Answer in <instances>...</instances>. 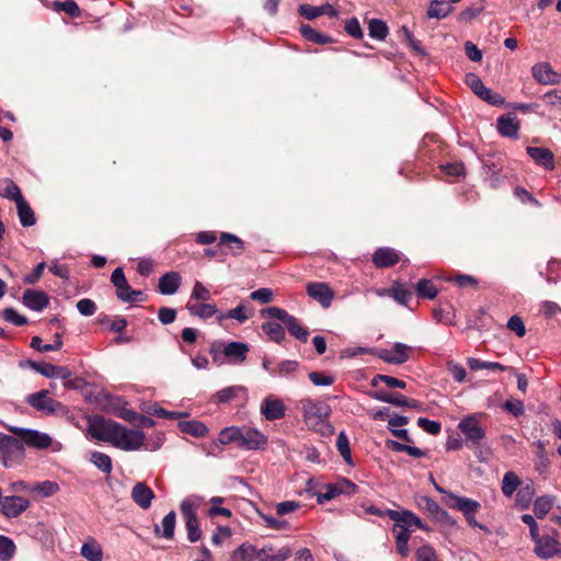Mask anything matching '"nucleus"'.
Wrapping results in <instances>:
<instances>
[{
    "mask_svg": "<svg viewBox=\"0 0 561 561\" xmlns=\"http://www.w3.org/2000/svg\"><path fill=\"white\" fill-rule=\"evenodd\" d=\"M274 294L270 288H260L250 294L252 300L261 304H268L273 300Z\"/></svg>",
    "mask_w": 561,
    "mask_h": 561,
    "instance_id": "338daca9",
    "label": "nucleus"
},
{
    "mask_svg": "<svg viewBox=\"0 0 561 561\" xmlns=\"http://www.w3.org/2000/svg\"><path fill=\"white\" fill-rule=\"evenodd\" d=\"M467 365L471 370H480V369H492V370H506V367L500 363L495 362H483L474 357H469L467 359Z\"/></svg>",
    "mask_w": 561,
    "mask_h": 561,
    "instance_id": "37998d69",
    "label": "nucleus"
},
{
    "mask_svg": "<svg viewBox=\"0 0 561 561\" xmlns=\"http://www.w3.org/2000/svg\"><path fill=\"white\" fill-rule=\"evenodd\" d=\"M507 328L515 332L517 336L523 337L526 334V328L519 316H512L508 319Z\"/></svg>",
    "mask_w": 561,
    "mask_h": 561,
    "instance_id": "e2e57ef3",
    "label": "nucleus"
},
{
    "mask_svg": "<svg viewBox=\"0 0 561 561\" xmlns=\"http://www.w3.org/2000/svg\"><path fill=\"white\" fill-rule=\"evenodd\" d=\"M180 284V274L178 272H168L160 277L158 288L162 295H174Z\"/></svg>",
    "mask_w": 561,
    "mask_h": 561,
    "instance_id": "5701e85b",
    "label": "nucleus"
},
{
    "mask_svg": "<svg viewBox=\"0 0 561 561\" xmlns=\"http://www.w3.org/2000/svg\"><path fill=\"white\" fill-rule=\"evenodd\" d=\"M499 133L504 137H516L519 129L517 118L511 114L502 115L497 118Z\"/></svg>",
    "mask_w": 561,
    "mask_h": 561,
    "instance_id": "b1692460",
    "label": "nucleus"
},
{
    "mask_svg": "<svg viewBox=\"0 0 561 561\" xmlns=\"http://www.w3.org/2000/svg\"><path fill=\"white\" fill-rule=\"evenodd\" d=\"M222 502H224L222 497H219V496L211 497L210 503L213 504V506L208 511V515L210 517H215L218 515H221L225 517L231 516V511L229 508L217 506V504H221Z\"/></svg>",
    "mask_w": 561,
    "mask_h": 561,
    "instance_id": "bf43d9fd",
    "label": "nucleus"
},
{
    "mask_svg": "<svg viewBox=\"0 0 561 561\" xmlns=\"http://www.w3.org/2000/svg\"><path fill=\"white\" fill-rule=\"evenodd\" d=\"M16 208H18L19 219H20V222L22 226L31 227V226L35 225L36 219H35L34 211L32 210V208L30 207V205L26 203V201L24 198L18 201Z\"/></svg>",
    "mask_w": 561,
    "mask_h": 561,
    "instance_id": "7c9ffc66",
    "label": "nucleus"
},
{
    "mask_svg": "<svg viewBox=\"0 0 561 561\" xmlns=\"http://www.w3.org/2000/svg\"><path fill=\"white\" fill-rule=\"evenodd\" d=\"M14 436L0 433V459L5 468H11L24 457V445L45 449L51 445L48 434L36 430L5 425Z\"/></svg>",
    "mask_w": 561,
    "mask_h": 561,
    "instance_id": "f257e3e1",
    "label": "nucleus"
},
{
    "mask_svg": "<svg viewBox=\"0 0 561 561\" xmlns=\"http://www.w3.org/2000/svg\"><path fill=\"white\" fill-rule=\"evenodd\" d=\"M242 391H244L242 386H230L219 390L214 398L217 403H227L238 397Z\"/></svg>",
    "mask_w": 561,
    "mask_h": 561,
    "instance_id": "79ce46f5",
    "label": "nucleus"
},
{
    "mask_svg": "<svg viewBox=\"0 0 561 561\" xmlns=\"http://www.w3.org/2000/svg\"><path fill=\"white\" fill-rule=\"evenodd\" d=\"M399 260V252L391 248H379L373 255V263L379 268L390 267L397 264Z\"/></svg>",
    "mask_w": 561,
    "mask_h": 561,
    "instance_id": "a211bd4d",
    "label": "nucleus"
},
{
    "mask_svg": "<svg viewBox=\"0 0 561 561\" xmlns=\"http://www.w3.org/2000/svg\"><path fill=\"white\" fill-rule=\"evenodd\" d=\"M178 426L181 432L192 435L193 437H204L208 433L207 426L197 420L181 421Z\"/></svg>",
    "mask_w": 561,
    "mask_h": 561,
    "instance_id": "bb28decb",
    "label": "nucleus"
},
{
    "mask_svg": "<svg viewBox=\"0 0 561 561\" xmlns=\"http://www.w3.org/2000/svg\"><path fill=\"white\" fill-rule=\"evenodd\" d=\"M453 7L449 2L433 0L427 9V16L431 19H444L450 14Z\"/></svg>",
    "mask_w": 561,
    "mask_h": 561,
    "instance_id": "c756f323",
    "label": "nucleus"
},
{
    "mask_svg": "<svg viewBox=\"0 0 561 561\" xmlns=\"http://www.w3.org/2000/svg\"><path fill=\"white\" fill-rule=\"evenodd\" d=\"M415 290L419 297L434 299L437 295V288L430 279H421L415 286Z\"/></svg>",
    "mask_w": 561,
    "mask_h": 561,
    "instance_id": "a18cd8bd",
    "label": "nucleus"
},
{
    "mask_svg": "<svg viewBox=\"0 0 561 561\" xmlns=\"http://www.w3.org/2000/svg\"><path fill=\"white\" fill-rule=\"evenodd\" d=\"M204 504V497L199 495H190L185 497L180 504L181 516L186 520H196L197 511Z\"/></svg>",
    "mask_w": 561,
    "mask_h": 561,
    "instance_id": "f3484780",
    "label": "nucleus"
},
{
    "mask_svg": "<svg viewBox=\"0 0 561 561\" xmlns=\"http://www.w3.org/2000/svg\"><path fill=\"white\" fill-rule=\"evenodd\" d=\"M307 294L310 298L318 301L323 308H329L334 298V291L323 282H311L306 286Z\"/></svg>",
    "mask_w": 561,
    "mask_h": 561,
    "instance_id": "f8f14e48",
    "label": "nucleus"
},
{
    "mask_svg": "<svg viewBox=\"0 0 561 561\" xmlns=\"http://www.w3.org/2000/svg\"><path fill=\"white\" fill-rule=\"evenodd\" d=\"M412 527L422 528L423 525L421 519L410 511H403V515L400 523L398 524V528L412 530Z\"/></svg>",
    "mask_w": 561,
    "mask_h": 561,
    "instance_id": "603ef678",
    "label": "nucleus"
},
{
    "mask_svg": "<svg viewBox=\"0 0 561 561\" xmlns=\"http://www.w3.org/2000/svg\"><path fill=\"white\" fill-rule=\"evenodd\" d=\"M31 503L27 499L19 495L3 496L0 502V513L7 518H16L30 507Z\"/></svg>",
    "mask_w": 561,
    "mask_h": 561,
    "instance_id": "6e6552de",
    "label": "nucleus"
},
{
    "mask_svg": "<svg viewBox=\"0 0 561 561\" xmlns=\"http://www.w3.org/2000/svg\"><path fill=\"white\" fill-rule=\"evenodd\" d=\"M25 365L47 378H58L67 380L72 375L70 369L66 366H56L45 362L37 363L33 360H27Z\"/></svg>",
    "mask_w": 561,
    "mask_h": 561,
    "instance_id": "9b49d317",
    "label": "nucleus"
},
{
    "mask_svg": "<svg viewBox=\"0 0 561 561\" xmlns=\"http://www.w3.org/2000/svg\"><path fill=\"white\" fill-rule=\"evenodd\" d=\"M260 411L268 421L278 420L285 415V404L280 399L268 396L262 401Z\"/></svg>",
    "mask_w": 561,
    "mask_h": 561,
    "instance_id": "4468645a",
    "label": "nucleus"
},
{
    "mask_svg": "<svg viewBox=\"0 0 561 561\" xmlns=\"http://www.w3.org/2000/svg\"><path fill=\"white\" fill-rule=\"evenodd\" d=\"M356 490V485L350 480L343 479L336 483H330L325 485V492L317 494V502L323 504L331 501L340 494H353Z\"/></svg>",
    "mask_w": 561,
    "mask_h": 561,
    "instance_id": "1a4fd4ad",
    "label": "nucleus"
},
{
    "mask_svg": "<svg viewBox=\"0 0 561 561\" xmlns=\"http://www.w3.org/2000/svg\"><path fill=\"white\" fill-rule=\"evenodd\" d=\"M302 414L304 421L308 427L314 431H323L330 428L328 419L331 414V408L329 404L307 399L302 401ZM331 432V430H329Z\"/></svg>",
    "mask_w": 561,
    "mask_h": 561,
    "instance_id": "7ed1b4c3",
    "label": "nucleus"
},
{
    "mask_svg": "<svg viewBox=\"0 0 561 561\" xmlns=\"http://www.w3.org/2000/svg\"><path fill=\"white\" fill-rule=\"evenodd\" d=\"M219 244L229 248L232 255H239L244 249V242L236 234L229 232L220 234Z\"/></svg>",
    "mask_w": 561,
    "mask_h": 561,
    "instance_id": "2f4dec72",
    "label": "nucleus"
},
{
    "mask_svg": "<svg viewBox=\"0 0 561 561\" xmlns=\"http://www.w3.org/2000/svg\"><path fill=\"white\" fill-rule=\"evenodd\" d=\"M336 447H337V450L340 453V455L342 456V458L347 462V463H351V448H350V443H348V438L347 436L345 435L344 432H341L339 435H337V438H336Z\"/></svg>",
    "mask_w": 561,
    "mask_h": 561,
    "instance_id": "864d4df0",
    "label": "nucleus"
},
{
    "mask_svg": "<svg viewBox=\"0 0 561 561\" xmlns=\"http://www.w3.org/2000/svg\"><path fill=\"white\" fill-rule=\"evenodd\" d=\"M16 551L15 543L7 536L0 535V560L10 561Z\"/></svg>",
    "mask_w": 561,
    "mask_h": 561,
    "instance_id": "c03bdc74",
    "label": "nucleus"
},
{
    "mask_svg": "<svg viewBox=\"0 0 561 561\" xmlns=\"http://www.w3.org/2000/svg\"><path fill=\"white\" fill-rule=\"evenodd\" d=\"M88 434L94 439L110 443L114 447L134 451L145 444V433L140 430H131L117 422L104 417H94L89 421Z\"/></svg>",
    "mask_w": 561,
    "mask_h": 561,
    "instance_id": "f03ea898",
    "label": "nucleus"
},
{
    "mask_svg": "<svg viewBox=\"0 0 561 561\" xmlns=\"http://www.w3.org/2000/svg\"><path fill=\"white\" fill-rule=\"evenodd\" d=\"M300 33L306 39L317 44L332 43V38L330 36L319 33L307 24L300 26Z\"/></svg>",
    "mask_w": 561,
    "mask_h": 561,
    "instance_id": "4c0bfd02",
    "label": "nucleus"
},
{
    "mask_svg": "<svg viewBox=\"0 0 561 561\" xmlns=\"http://www.w3.org/2000/svg\"><path fill=\"white\" fill-rule=\"evenodd\" d=\"M210 296L209 289L202 282L196 280L192 289L191 299L205 302L210 299Z\"/></svg>",
    "mask_w": 561,
    "mask_h": 561,
    "instance_id": "5fc2aeb1",
    "label": "nucleus"
},
{
    "mask_svg": "<svg viewBox=\"0 0 561 561\" xmlns=\"http://www.w3.org/2000/svg\"><path fill=\"white\" fill-rule=\"evenodd\" d=\"M252 316V311L249 313L243 306H238L233 309L228 310L226 313H220L218 316V321L222 322L225 319H234L239 323H244Z\"/></svg>",
    "mask_w": 561,
    "mask_h": 561,
    "instance_id": "c9c22d12",
    "label": "nucleus"
},
{
    "mask_svg": "<svg viewBox=\"0 0 561 561\" xmlns=\"http://www.w3.org/2000/svg\"><path fill=\"white\" fill-rule=\"evenodd\" d=\"M412 353V347L397 342L390 348H383L378 352V357L388 364H403L409 360Z\"/></svg>",
    "mask_w": 561,
    "mask_h": 561,
    "instance_id": "0eeeda50",
    "label": "nucleus"
},
{
    "mask_svg": "<svg viewBox=\"0 0 561 561\" xmlns=\"http://www.w3.org/2000/svg\"><path fill=\"white\" fill-rule=\"evenodd\" d=\"M0 196L14 201L15 204L23 198L19 186L8 178L0 180Z\"/></svg>",
    "mask_w": 561,
    "mask_h": 561,
    "instance_id": "cd10ccee",
    "label": "nucleus"
},
{
    "mask_svg": "<svg viewBox=\"0 0 561 561\" xmlns=\"http://www.w3.org/2000/svg\"><path fill=\"white\" fill-rule=\"evenodd\" d=\"M185 523V528H186V531H187V539L190 542H196L201 539L202 537V531H201V528H199V523H198V519L196 520H186L184 522Z\"/></svg>",
    "mask_w": 561,
    "mask_h": 561,
    "instance_id": "680f3d73",
    "label": "nucleus"
},
{
    "mask_svg": "<svg viewBox=\"0 0 561 561\" xmlns=\"http://www.w3.org/2000/svg\"><path fill=\"white\" fill-rule=\"evenodd\" d=\"M248 352V345L242 342H230L222 350V354L230 364L243 363Z\"/></svg>",
    "mask_w": 561,
    "mask_h": 561,
    "instance_id": "412c9836",
    "label": "nucleus"
},
{
    "mask_svg": "<svg viewBox=\"0 0 561 561\" xmlns=\"http://www.w3.org/2000/svg\"><path fill=\"white\" fill-rule=\"evenodd\" d=\"M443 502L450 508L461 512L465 517L468 515L477 514L481 505L478 501L458 496L456 494H447V497H443Z\"/></svg>",
    "mask_w": 561,
    "mask_h": 561,
    "instance_id": "ddd939ff",
    "label": "nucleus"
},
{
    "mask_svg": "<svg viewBox=\"0 0 561 561\" xmlns=\"http://www.w3.org/2000/svg\"><path fill=\"white\" fill-rule=\"evenodd\" d=\"M116 296L119 300L124 302H134L140 300L142 293L140 290H134L126 282L125 285L116 287Z\"/></svg>",
    "mask_w": 561,
    "mask_h": 561,
    "instance_id": "58836bf2",
    "label": "nucleus"
},
{
    "mask_svg": "<svg viewBox=\"0 0 561 561\" xmlns=\"http://www.w3.org/2000/svg\"><path fill=\"white\" fill-rule=\"evenodd\" d=\"M481 415L478 413L469 414L458 424L459 431L466 436L467 442L473 446L480 445L485 437V432L480 424Z\"/></svg>",
    "mask_w": 561,
    "mask_h": 561,
    "instance_id": "20e7f679",
    "label": "nucleus"
},
{
    "mask_svg": "<svg viewBox=\"0 0 561 561\" xmlns=\"http://www.w3.org/2000/svg\"><path fill=\"white\" fill-rule=\"evenodd\" d=\"M466 83L474 92V94H477L486 103L494 106H500L505 103L504 98L501 94L495 93L491 89L486 88L477 75L468 73L466 76Z\"/></svg>",
    "mask_w": 561,
    "mask_h": 561,
    "instance_id": "423d86ee",
    "label": "nucleus"
},
{
    "mask_svg": "<svg viewBox=\"0 0 561 561\" xmlns=\"http://www.w3.org/2000/svg\"><path fill=\"white\" fill-rule=\"evenodd\" d=\"M533 76L541 84H558L561 81V76L554 72L549 64L535 65Z\"/></svg>",
    "mask_w": 561,
    "mask_h": 561,
    "instance_id": "6ab92c4d",
    "label": "nucleus"
},
{
    "mask_svg": "<svg viewBox=\"0 0 561 561\" xmlns=\"http://www.w3.org/2000/svg\"><path fill=\"white\" fill-rule=\"evenodd\" d=\"M22 301L25 307L34 311L44 310L48 304V296L42 290L26 289L23 294Z\"/></svg>",
    "mask_w": 561,
    "mask_h": 561,
    "instance_id": "dca6fc26",
    "label": "nucleus"
},
{
    "mask_svg": "<svg viewBox=\"0 0 561 561\" xmlns=\"http://www.w3.org/2000/svg\"><path fill=\"white\" fill-rule=\"evenodd\" d=\"M391 296L398 304L407 306L412 297V293L402 285H396L391 288Z\"/></svg>",
    "mask_w": 561,
    "mask_h": 561,
    "instance_id": "6e6d98bb",
    "label": "nucleus"
},
{
    "mask_svg": "<svg viewBox=\"0 0 561 561\" xmlns=\"http://www.w3.org/2000/svg\"><path fill=\"white\" fill-rule=\"evenodd\" d=\"M503 408L505 411L513 414L514 416H519L525 412L524 403L518 399L507 400L504 403Z\"/></svg>",
    "mask_w": 561,
    "mask_h": 561,
    "instance_id": "69168bd1",
    "label": "nucleus"
},
{
    "mask_svg": "<svg viewBox=\"0 0 561 561\" xmlns=\"http://www.w3.org/2000/svg\"><path fill=\"white\" fill-rule=\"evenodd\" d=\"M299 364L296 360H282L271 375L274 377H290L298 368Z\"/></svg>",
    "mask_w": 561,
    "mask_h": 561,
    "instance_id": "a19ab883",
    "label": "nucleus"
},
{
    "mask_svg": "<svg viewBox=\"0 0 561 561\" xmlns=\"http://www.w3.org/2000/svg\"><path fill=\"white\" fill-rule=\"evenodd\" d=\"M176 515L174 511L169 512L161 522V527L154 526V534L165 539H172L174 537Z\"/></svg>",
    "mask_w": 561,
    "mask_h": 561,
    "instance_id": "a878e982",
    "label": "nucleus"
},
{
    "mask_svg": "<svg viewBox=\"0 0 561 561\" xmlns=\"http://www.w3.org/2000/svg\"><path fill=\"white\" fill-rule=\"evenodd\" d=\"M262 330L270 337V340L280 343L285 337V331L283 327L273 321H268L262 324Z\"/></svg>",
    "mask_w": 561,
    "mask_h": 561,
    "instance_id": "e433bc0d",
    "label": "nucleus"
},
{
    "mask_svg": "<svg viewBox=\"0 0 561 561\" xmlns=\"http://www.w3.org/2000/svg\"><path fill=\"white\" fill-rule=\"evenodd\" d=\"M534 496V489L530 485L522 488L517 492V503L522 508H527Z\"/></svg>",
    "mask_w": 561,
    "mask_h": 561,
    "instance_id": "0e129e2a",
    "label": "nucleus"
},
{
    "mask_svg": "<svg viewBox=\"0 0 561 561\" xmlns=\"http://www.w3.org/2000/svg\"><path fill=\"white\" fill-rule=\"evenodd\" d=\"M239 426H228L220 431L218 440L221 445L237 443L239 445Z\"/></svg>",
    "mask_w": 561,
    "mask_h": 561,
    "instance_id": "8fccbe9b",
    "label": "nucleus"
},
{
    "mask_svg": "<svg viewBox=\"0 0 561 561\" xmlns=\"http://www.w3.org/2000/svg\"><path fill=\"white\" fill-rule=\"evenodd\" d=\"M553 499L551 496H540L534 503V513L537 518H543L552 508Z\"/></svg>",
    "mask_w": 561,
    "mask_h": 561,
    "instance_id": "de8ad7c7",
    "label": "nucleus"
},
{
    "mask_svg": "<svg viewBox=\"0 0 561 561\" xmlns=\"http://www.w3.org/2000/svg\"><path fill=\"white\" fill-rule=\"evenodd\" d=\"M187 310L190 311V313L192 316H196L201 319H209L218 312L215 305L205 304V302L196 304V305L188 304Z\"/></svg>",
    "mask_w": 561,
    "mask_h": 561,
    "instance_id": "473e14b6",
    "label": "nucleus"
},
{
    "mask_svg": "<svg viewBox=\"0 0 561 561\" xmlns=\"http://www.w3.org/2000/svg\"><path fill=\"white\" fill-rule=\"evenodd\" d=\"M59 491V485L50 480H46L32 485V493L37 494L42 497H48L56 494Z\"/></svg>",
    "mask_w": 561,
    "mask_h": 561,
    "instance_id": "f704fd0d",
    "label": "nucleus"
},
{
    "mask_svg": "<svg viewBox=\"0 0 561 561\" xmlns=\"http://www.w3.org/2000/svg\"><path fill=\"white\" fill-rule=\"evenodd\" d=\"M252 554L251 549L245 545H241L231 554V561H251Z\"/></svg>",
    "mask_w": 561,
    "mask_h": 561,
    "instance_id": "774afa93",
    "label": "nucleus"
},
{
    "mask_svg": "<svg viewBox=\"0 0 561 561\" xmlns=\"http://www.w3.org/2000/svg\"><path fill=\"white\" fill-rule=\"evenodd\" d=\"M61 346H62V341L59 335L56 336L55 342L53 344H47V343L43 344L42 339L38 336H34L31 341V347L38 352H42V353L57 351Z\"/></svg>",
    "mask_w": 561,
    "mask_h": 561,
    "instance_id": "49530a36",
    "label": "nucleus"
},
{
    "mask_svg": "<svg viewBox=\"0 0 561 561\" xmlns=\"http://www.w3.org/2000/svg\"><path fill=\"white\" fill-rule=\"evenodd\" d=\"M369 35L373 38H377L379 41H382L388 35V27L385 22L381 20L374 19L369 22Z\"/></svg>",
    "mask_w": 561,
    "mask_h": 561,
    "instance_id": "3c124183",
    "label": "nucleus"
},
{
    "mask_svg": "<svg viewBox=\"0 0 561 561\" xmlns=\"http://www.w3.org/2000/svg\"><path fill=\"white\" fill-rule=\"evenodd\" d=\"M520 480L513 471H507L502 480V492L505 496L511 497L518 489Z\"/></svg>",
    "mask_w": 561,
    "mask_h": 561,
    "instance_id": "72a5a7b5",
    "label": "nucleus"
},
{
    "mask_svg": "<svg viewBox=\"0 0 561 561\" xmlns=\"http://www.w3.org/2000/svg\"><path fill=\"white\" fill-rule=\"evenodd\" d=\"M54 7L57 11H64L70 16L77 18L80 15V9L73 0H66L64 2H55Z\"/></svg>",
    "mask_w": 561,
    "mask_h": 561,
    "instance_id": "4d7b16f0",
    "label": "nucleus"
},
{
    "mask_svg": "<svg viewBox=\"0 0 561 561\" xmlns=\"http://www.w3.org/2000/svg\"><path fill=\"white\" fill-rule=\"evenodd\" d=\"M91 461L104 473H110L112 471V459L106 454L94 451L91 455Z\"/></svg>",
    "mask_w": 561,
    "mask_h": 561,
    "instance_id": "09e8293b",
    "label": "nucleus"
},
{
    "mask_svg": "<svg viewBox=\"0 0 561 561\" xmlns=\"http://www.w3.org/2000/svg\"><path fill=\"white\" fill-rule=\"evenodd\" d=\"M239 447L245 450L264 449L267 445V437L257 428L252 426H239Z\"/></svg>",
    "mask_w": 561,
    "mask_h": 561,
    "instance_id": "39448f33",
    "label": "nucleus"
},
{
    "mask_svg": "<svg viewBox=\"0 0 561 561\" xmlns=\"http://www.w3.org/2000/svg\"><path fill=\"white\" fill-rule=\"evenodd\" d=\"M259 516L265 523V526L271 529L282 530L288 527V523L284 519L275 518L271 515L263 514L262 512H259Z\"/></svg>",
    "mask_w": 561,
    "mask_h": 561,
    "instance_id": "13d9d810",
    "label": "nucleus"
},
{
    "mask_svg": "<svg viewBox=\"0 0 561 561\" xmlns=\"http://www.w3.org/2000/svg\"><path fill=\"white\" fill-rule=\"evenodd\" d=\"M289 333L295 336L296 339L300 341H307L309 336L308 330L299 322L297 318L294 316L288 319L287 323L285 324Z\"/></svg>",
    "mask_w": 561,
    "mask_h": 561,
    "instance_id": "ea45409f",
    "label": "nucleus"
},
{
    "mask_svg": "<svg viewBox=\"0 0 561 561\" xmlns=\"http://www.w3.org/2000/svg\"><path fill=\"white\" fill-rule=\"evenodd\" d=\"M27 403L38 411L53 413L58 402L48 397L46 390L38 391L27 397Z\"/></svg>",
    "mask_w": 561,
    "mask_h": 561,
    "instance_id": "aec40b11",
    "label": "nucleus"
},
{
    "mask_svg": "<svg viewBox=\"0 0 561 561\" xmlns=\"http://www.w3.org/2000/svg\"><path fill=\"white\" fill-rule=\"evenodd\" d=\"M80 554L88 561H103V549L94 538L83 542Z\"/></svg>",
    "mask_w": 561,
    "mask_h": 561,
    "instance_id": "393cba45",
    "label": "nucleus"
},
{
    "mask_svg": "<svg viewBox=\"0 0 561 561\" xmlns=\"http://www.w3.org/2000/svg\"><path fill=\"white\" fill-rule=\"evenodd\" d=\"M408 422H409V419L407 416L393 415L388 421V428L391 431L393 436H396L404 442H411V438H410L407 430H404V428L397 430V426H403V425L408 424Z\"/></svg>",
    "mask_w": 561,
    "mask_h": 561,
    "instance_id": "c85d7f7f",
    "label": "nucleus"
},
{
    "mask_svg": "<svg viewBox=\"0 0 561 561\" xmlns=\"http://www.w3.org/2000/svg\"><path fill=\"white\" fill-rule=\"evenodd\" d=\"M154 496V492L145 482H137L130 491L131 500L145 511L151 507Z\"/></svg>",
    "mask_w": 561,
    "mask_h": 561,
    "instance_id": "2eb2a0df",
    "label": "nucleus"
},
{
    "mask_svg": "<svg viewBox=\"0 0 561 561\" xmlns=\"http://www.w3.org/2000/svg\"><path fill=\"white\" fill-rule=\"evenodd\" d=\"M528 156L539 165L548 170L554 168V159L551 150L541 147H527Z\"/></svg>",
    "mask_w": 561,
    "mask_h": 561,
    "instance_id": "4be33fe9",
    "label": "nucleus"
},
{
    "mask_svg": "<svg viewBox=\"0 0 561 561\" xmlns=\"http://www.w3.org/2000/svg\"><path fill=\"white\" fill-rule=\"evenodd\" d=\"M417 425L426 433L428 434H432V435H437L439 434L440 430H442V425L439 422L437 421H432V420H428L426 417H420L417 420Z\"/></svg>",
    "mask_w": 561,
    "mask_h": 561,
    "instance_id": "052dcab7",
    "label": "nucleus"
},
{
    "mask_svg": "<svg viewBox=\"0 0 561 561\" xmlns=\"http://www.w3.org/2000/svg\"><path fill=\"white\" fill-rule=\"evenodd\" d=\"M535 541V553L541 559L561 557V542L550 536H538Z\"/></svg>",
    "mask_w": 561,
    "mask_h": 561,
    "instance_id": "9d476101",
    "label": "nucleus"
}]
</instances>
